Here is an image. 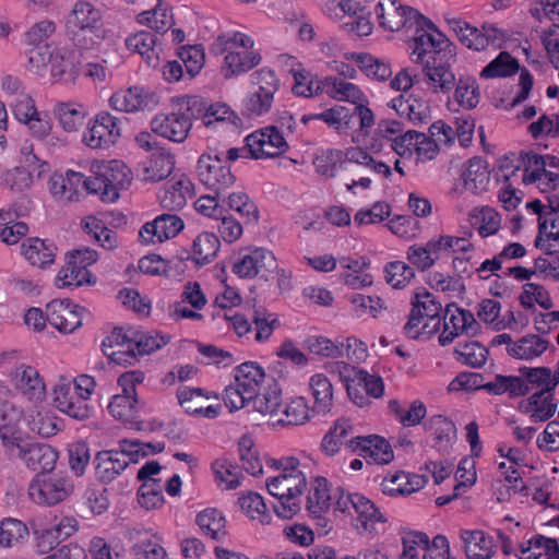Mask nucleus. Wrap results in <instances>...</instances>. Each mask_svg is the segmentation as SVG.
<instances>
[{"label":"nucleus","instance_id":"nucleus-1","mask_svg":"<svg viewBox=\"0 0 559 559\" xmlns=\"http://www.w3.org/2000/svg\"><path fill=\"white\" fill-rule=\"evenodd\" d=\"M413 55L416 56V62L423 64L420 83L423 91H429L432 94H448L455 83L456 78L452 71V63L455 62V55L450 47L445 35L439 29H432L413 37Z\"/></svg>","mask_w":559,"mask_h":559},{"label":"nucleus","instance_id":"nucleus-2","mask_svg":"<svg viewBox=\"0 0 559 559\" xmlns=\"http://www.w3.org/2000/svg\"><path fill=\"white\" fill-rule=\"evenodd\" d=\"M281 471L277 476L266 481V488L277 502L273 504L274 512L282 519H292L301 508L300 496L307 485L305 474L298 468L295 457L274 461Z\"/></svg>","mask_w":559,"mask_h":559},{"label":"nucleus","instance_id":"nucleus-3","mask_svg":"<svg viewBox=\"0 0 559 559\" xmlns=\"http://www.w3.org/2000/svg\"><path fill=\"white\" fill-rule=\"evenodd\" d=\"M174 110L158 114L151 121L154 133L173 142H183L191 128L192 120L204 114L203 98L200 96H179L171 99Z\"/></svg>","mask_w":559,"mask_h":559},{"label":"nucleus","instance_id":"nucleus-4","mask_svg":"<svg viewBox=\"0 0 559 559\" xmlns=\"http://www.w3.org/2000/svg\"><path fill=\"white\" fill-rule=\"evenodd\" d=\"M66 33L81 49L99 45L106 37L100 11L88 1H78L67 16Z\"/></svg>","mask_w":559,"mask_h":559},{"label":"nucleus","instance_id":"nucleus-5","mask_svg":"<svg viewBox=\"0 0 559 559\" xmlns=\"http://www.w3.org/2000/svg\"><path fill=\"white\" fill-rule=\"evenodd\" d=\"M412 310L403 330L411 338H429L440 330L444 309L439 299L425 288L416 289L411 299Z\"/></svg>","mask_w":559,"mask_h":559},{"label":"nucleus","instance_id":"nucleus-6","mask_svg":"<svg viewBox=\"0 0 559 559\" xmlns=\"http://www.w3.org/2000/svg\"><path fill=\"white\" fill-rule=\"evenodd\" d=\"M92 176L87 177L85 190L99 197L103 202L114 203L119 199L120 190L131 183V171L121 160L94 162Z\"/></svg>","mask_w":559,"mask_h":559},{"label":"nucleus","instance_id":"nucleus-7","mask_svg":"<svg viewBox=\"0 0 559 559\" xmlns=\"http://www.w3.org/2000/svg\"><path fill=\"white\" fill-rule=\"evenodd\" d=\"M379 25L390 32L401 28L415 29V36L438 29L436 25L416 9L402 5L396 0H379L374 8Z\"/></svg>","mask_w":559,"mask_h":559},{"label":"nucleus","instance_id":"nucleus-8","mask_svg":"<svg viewBox=\"0 0 559 559\" xmlns=\"http://www.w3.org/2000/svg\"><path fill=\"white\" fill-rule=\"evenodd\" d=\"M252 91L242 102V112L248 118L269 114L273 107L274 96L280 91L281 81L275 71L264 67L250 74Z\"/></svg>","mask_w":559,"mask_h":559},{"label":"nucleus","instance_id":"nucleus-9","mask_svg":"<svg viewBox=\"0 0 559 559\" xmlns=\"http://www.w3.org/2000/svg\"><path fill=\"white\" fill-rule=\"evenodd\" d=\"M449 27L455 33L457 39L467 48L481 51L489 46L495 49L502 47L508 34L492 24H484L481 29L472 26L462 19L447 17Z\"/></svg>","mask_w":559,"mask_h":559},{"label":"nucleus","instance_id":"nucleus-10","mask_svg":"<svg viewBox=\"0 0 559 559\" xmlns=\"http://www.w3.org/2000/svg\"><path fill=\"white\" fill-rule=\"evenodd\" d=\"M277 270L273 252L262 247L241 248L235 257L231 271L241 278L260 276L267 280Z\"/></svg>","mask_w":559,"mask_h":559},{"label":"nucleus","instance_id":"nucleus-11","mask_svg":"<svg viewBox=\"0 0 559 559\" xmlns=\"http://www.w3.org/2000/svg\"><path fill=\"white\" fill-rule=\"evenodd\" d=\"M148 133H142V183H156L170 176L175 157L157 142L148 141Z\"/></svg>","mask_w":559,"mask_h":559},{"label":"nucleus","instance_id":"nucleus-12","mask_svg":"<svg viewBox=\"0 0 559 559\" xmlns=\"http://www.w3.org/2000/svg\"><path fill=\"white\" fill-rule=\"evenodd\" d=\"M140 332L133 328H115L102 343L103 353L116 365L131 366L140 354Z\"/></svg>","mask_w":559,"mask_h":559},{"label":"nucleus","instance_id":"nucleus-13","mask_svg":"<svg viewBox=\"0 0 559 559\" xmlns=\"http://www.w3.org/2000/svg\"><path fill=\"white\" fill-rule=\"evenodd\" d=\"M74 484L72 479L61 473L35 476L29 484V496L38 503L55 506L72 493Z\"/></svg>","mask_w":559,"mask_h":559},{"label":"nucleus","instance_id":"nucleus-14","mask_svg":"<svg viewBox=\"0 0 559 559\" xmlns=\"http://www.w3.org/2000/svg\"><path fill=\"white\" fill-rule=\"evenodd\" d=\"M197 175L202 185L222 195L236 180L230 168L217 155L202 154L197 163Z\"/></svg>","mask_w":559,"mask_h":559},{"label":"nucleus","instance_id":"nucleus-15","mask_svg":"<svg viewBox=\"0 0 559 559\" xmlns=\"http://www.w3.org/2000/svg\"><path fill=\"white\" fill-rule=\"evenodd\" d=\"M92 393L93 386H53L51 404L70 417L84 420L90 417L87 400Z\"/></svg>","mask_w":559,"mask_h":559},{"label":"nucleus","instance_id":"nucleus-16","mask_svg":"<svg viewBox=\"0 0 559 559\" xmlns=\"http://www.w3.org/2000/svg\"><path fill=\"white\" fill-rule=\"evenodd\" d=\"M250 157L254 159L276 157L287 152L288 143L277 126H267L246 138Z\"/></svg>","mask_w":559,"mask_h":559},{"label":"nucleus","instance_id":"nucleus-17","mask_svg":"<svg viewBox=\"0 0 559 559\" xmlns=\"http://www.w3.org/2000/svg\"><path fill=\"white\" fill-rule=\"evenodd\" d=\"M443 331L439 335L442 346L451 344L454 338L463 333L475 335L478 322L469 310L459 308L455 304L445 306L442 313Z\"/></svg>","mask_w":559,"mask_h":559},{"label":"nucleus","instance_id":"nucleus-18","mask_svg":"<svg viewBox=\"0 0 559 559\" xmlns=\"http://www.w3.org/2000/svg\"><path fill=\"white\" fill-rule=\"evenodd\" d=\"M17 457L24 462L27 468L36 472V476H44L52 473L59 453L49 444L26 442L17 444Z\"/></svg>","mask_w":559,"mask_h":559},{"label":"nucleus","instance_id":"nucleus-19","mask_svg":"<svg viewBox=\"0 0 559 559\" xmlns=\"http://www.w3.org/2000/svg\"><path fill=\"white\" fill-rule=\"evenodd\" d=\"M185 228L177 214L164 213L142 225V246L162 243L176 237Z\"/></svg>","mask_w":559,"mask_h":559},{"label":"nucleus","instance_id":"nucleus-20","mask_svg":"<svg viewBox=\"0 0 559 559\" xmlns=\"http://www.w3.org/2000/svg\"><path fill=\"white\" fill-rule=\"evenodd\" d=\"M119 136L118 119L102 111L96 116L94 124L84 132L83 141L91 148H105L115 144Z\"/></svg>","mask_w":559,"mask_h":559},{"label":"nucleus","instance_id":"nucleus-21","mask_svg":"<svg viewBox=\"0 0 559 559\" xmlns=\"http://www.w3.org/2000/svg\"><path fill=\"white\" fill-rule=\"evenodd\" d=\"M84 310L69 300H52L46 306L47 322L61 333H72L82 325Z\"/></svg>","mask_w":559,"mask_h":559},{"label":"nucleus","instance_id":"nucleus-22","mask_svg":"<svg viewBox=\"0 0 559 559\" xmlns=\"http://www.w3.org/2000/svg\"><path fill=\"white\" fill-rule=\"evenodd\" d=\"M194 183L187 175H181L168 181L158 192L160 206L168 211H180L189 199L194 198Z\"/></svg>","mask_w":559,"mask_h":559},{"label":"nucleus","instance_id":"nucleus-23","mask_svg":"<svg viewBox=\"0 0 559 559\" xmlns=\"http://www.w3.org/2000/svg\"><path fill=\"white\" fill-rule=\"evenodd\" d=\"M177 397L181 407L188 414L203 415L207 418H214L218 412L211 401L216 402L218 396L209 390L197 386L180 389L177 392Z\"/></svg>","mask_w":559,"mask_h":559},{"label":"nucleus","instance_id":"nucleus-24","mask_svg":"<svg viewBox=\"0 0 559 559\" xmlns=\"http://www.w3.org/2000/svg\"><path fill=\"white\" fill-rule=\"evenodd\" d=\"M556 386H542L538 392L519 403L522 413L530 414L533 421H546L554 416L558 407L555 399Z\"/></svg>","mask_w":559,"mask_h":559},{"label":"nucleus","instance_id":"nucleus-25","mask_svg":"<svg viewBox=\"0 0 559 559\" xmlns=\"http://www.w3.org/2000/svg\"><path fill=\"white\" fill-rule=\"evenodd\" d=\"M459 538L466 559H491L496 554L493 537L483 530L462 528Z\"/></svg>","mask_w":559,"mask_h":559},{"label":"nucleus","instance_id":"nucleus-26","mask_svg":"<svg viewBox=\"0 0 559 559\" xmlns=\"http://www.w3.org/2000/svg\"><path fill=\"white\" fill-rule=\"evenodd\" d=\"M485 384H559V361L555 370L549 367H522L516 376L497 374L495 382L487 381Z\"/></svg>","mask_w":559,"mask_h":559},{"label":"nucleus","instance_id":"nucleus-27","mask_svg":"<svg viewBox=\"0 0 559 559\" xmlns=\"http://www.w3.org/2000/svg\"><path fill=\"white\" fill-rule=\"evenodd\" d=\"M76 521L72 518L62 519L57 525L34 530L35 547L38 554L46 555L76 531Z\"/></svg>","mask_w":559,"mask_h":559},{"label":"nucleus","instance_id":"nucleus-28","mask_svg":"<svg viewBox=\"0 0 559 559\" xmlns=\"http://www.w3.org/2000/svg\"><path fill=\"white\" fill-rule=\"evenodd\" d=\"M348 448L353 451H360L361 456L369 457L377 464H388L394 459L389 441L377 435L352 438Z\"/></svg>","mask_w":559,"mask_h":559},{"label":"nucleus","instance_id":"nucleus-29","mask_svg":"<svg viewBox=\"0 0 559 559\" xmlns=\"http://www.w3.org/2000/svg\"><path fill=\"white\" fill-rule=\"evenodd\" d=\"M425 431L432 437V447L441 453H448L456 439V426L443 415H432L423 423Z\"/></svg>","mask_w":559,"mask_h":559},{"label":"nucleus","instance_id":"nucleus-30","mask_svg":"<svg viewBox=\"0 0 559 559\" xmlns=\"http://www.w3.org/2000/svg\"><path fill=\"white\" fill-rule=\"evenodd\" d=\"M87 177L83 174L68 170L66 175H53L49 180L51 194L60 200L74 202L79 201L81 189L85 190Z\"/></svg>","mask_w":559,"mask_h":559},{"label":"nucleus","instance_id":"nucleus-31","mask_svg":"<svg viewBox=\"0 0 559 559\" xmlns=\"http://www.w3.org/2000/svg\"><path fill=\"white\" fill-rule=\"evenodd\" d=\"M122 394H116L112 396L108 405V409L115 418L130 425L135 430H140V421L136 420V386H122Z\"/></svg>","mask_w":559,"mask_h":559},{"label":"nucleus","instance_id":"nucleus-32","mask_svg":"<svg viewBox=\"0 0 559 559\" xmlns=\"http://www.w3.org/2000/svg\"><path fill=\"white\" fill-rule=\"evenodd\" d=\"M333 490L326 478L314 477L306 497V510L313 518L321 519L333 504Z\"/></svg>","mask_w":559,"mask_h":559},{"label":"nucleus","instance_id":"nucleus-33","mask_svg":"<svg viewBox=\"0 0 559 559\" xmlns=\"http://www.w3.org/2000/svg\"><path fill=\"white\" fill-rule=\"evenodd\" d=\"M354 511L357 514V520L359 521L364 533L373 537L384 530L386 518L381 513L376 504L365 496L360 495L359 497H356Z\"/></svg>","mask_w":559,"mask_h":559},{"label":"nucleus","instance_id":"nucleus-34","mask_svg":"<svg viewBox=\"0 0 559 559\" xmlns=\"http://www.w3.org/2000/svg\"><path fill=\"white\" fill-rule=\"evenodd\" d=\"M262 57L258 50H229L224 58V76L230 79L247 73L260 64Z\"/></svg>","mask_w":559,"mask_h":559},{"label":"nucleus","instance_id":"nucleus-35","mask_svg":"<svg viewBox=\"0 0 559 559\" xmlns=\"http://www.w3.org/2000/svg\"><path fill=\"white\" fill-rule=\"evenodd\" d=\"M321 92H324L334 99L349 102L355 106L367 102L365 94L357 85L336 76L324 78Z\"/></svg>","mask_w":559,"mask_h":559},{"label":"nucleus","instance_id":"nucleus-36","mask_svg":"<svg viewBox=\"0 0 559 559\" xmlns=\"http://www.w3.org/2000/svg\"><path fill=\"white\" fill-rule=\"evenodd\" d=\"M391 107L401 116L406 117L415 124L427 123L430 118V109L426 102L403 95L391 100Z\"/></svg>","mask_w":559,"mask_h":559},{"label":"nucleus","instance_id":"nucleus-37","mask_svg":"<svg viewBox=\"0 0 559 559\" xmlns=\"http://www.w3.org/2000/svg\"><path fill=\"white\" fill-rule=\"evenodd\" d=\"M94 465L96 476L103 483L112 481L128 467L124 457L120 459L114 450L99 451L94 459Z\"/></svg>","mask_w":559,"mask_h":559},{"label":"nucleus","instance_id":"nucleus-38","mask_svg":"<svg viewBox=\"0 0 559 559\" xmlns=\"http://www.w3.org/2000/svg\"><path fill=\"white\" fill-rule=\"evenodd\" d=\"M56 246L51 241L39 238H29L27 243H22L21 252L32 265L46 267L51 264L56 255Z\"/></svg>","mask_w":559,"mask_h":559},{"label":"nucleus","instance_id":"nucleus-39","mask_svg":"<svg viewBox=\"0 0 559 559\" xmlns=\"http://www.w3.org/2000/svg\"><path fill=\"white\" fill-rule=\"evenodd\" d=\"M332 374H337L344 384H383L380 376L371 374L367 370L352 366L344 361H335L329 367Z\"/></svg>","mask_w":559,"mask_h":559},{"label":"nucleus","instance_id":"nucleus-40","mask_svg":"<svg viewBox=\"0 0 559 559\" xmlns=\"http://www.w3.org/2000/svg\"><path fill=\"white\" fill-rule=\"evenodd\" d=\"M463 180L465 189L474 193L486 191L490 181L487 162L481 157L471 158L463 174Z\"/></svg>","mask_w":559,"mask_h":559},{"label":"nucleus","instance_id":"nucleus-41","mask_svg":"<svg viewBox=\"0 0 559 559\" xmlns=\"http://www.w3.org/2000/svg\"><path fill=\"white\" fill-rule=\"evenodd\" d=\"M311 119L325 122L338 133H347L353 128V114L350 112V109L341 105H335L320 114L302 117L304 122Z\"/></svg>","mask_w":559,"mask_h":559},{"label":"nucleus","instance_id":"nucleus-42","mask_svg":"<svg viewBox=\"0 0 559 559\" xmlns=\"http://www.w3.org/2000/svg\"><path fill=\"white\" fill-rule=\"evenodd\" d=\"M0 415L2 424H0V438L2 443L8 449H16L17 444H25L20 437H17L19 429L16 424L13 423V417L19 418V413L13 406L5 402H0Z\"/></svg>","mask_w":559,"mask_h":559},{"label":"nucleus","instance_id":"nucleus-43","mask_svg":"<svg viewBox=\"0 0 559 559\" xmlns=\"http://www.w3.org/2000/svg\"><path fill=\"white\" fill-rule=\"evenodd\" d=\"M353 425L347 418L337 419L321 442V449L328 455H334L343 443L348 445L347 438L353 435Z\"/></svg>","mask_w":559,"mask_h":559},{"label":"nucleus","instance_id":"nucleus-44","mask_svg":"<svg viewBox=\"0 0 559 559\" xmlns=\"http://www.w3.org/2000/svg\"><path fill=\"white\" fill-rule=\"evenodd\" d=\"M548 341L536 334H528L508 347V354L518 359H533L540 356L548 347Z\"/></svg>","mask_w":559,"mask_h":559},{"label":"nucleus","instance_id":"nucleus-45","mask_svg":"<svg viewBox=\"0 0 559 559\" xmlns=\"http://www.w3.org/2000/svg\"><path fill=\"white\" fill-rule=\"evenodd\" d=\"M350 59L356 62L360 71L368 78L385 81L392 75L390 64L370 53L353 52Z\"/></svg>","mask_w":559,"mask_h":559},{"label":"nucleus","instance_id":"nucleus-46","mask_svg":"<svg viewBox=\"0 0 559 559\" xmlns=\"http://www.w3.org/2000/svg\"><path fill=\"white\" fill-rule=\"evenodd\" d=\"M219 247L221 241L214 233L203 231L193 240V260L199 265H205L216 257Z\"/></svg>","mask_w":559,"mask_h":559},{"label":"nucleus","instance_id":"nucleus-47","mask_svg":"<svg viewBox=\"0 0 559 559\" xmlns=\"http://www.w3.org/2000/svg\"><path fill=\"white\" fill-rule=\"evenodd\" d=\"M388 407L390 413L404 427H414L419 425L427 414V408L420 400L413 401L407 411L403 408L397 400L389 401Z\"/></svg>","mask_w":559,"mask_h":559},{"label":"nucleus","instance_id":"nucleus-48","mask_svg":"<svg viewBox=\"0 0 559 559\" xmlns=\"http://www.w3.org/2000/svg\"><path fill=\"white\" fill-rule=\"evenodd\" d=\"M55 112L67 132L78 131L87 116L86 108L78 103H60L56 106Z\"/></svg>","mask_w":559,"mask_h":559},{"label":"nucleus","instance_id":"nucleus-49","mask_svg":"<svg viewBox=\"0 0 559 559\" xmlns=\"http://www.w3.org/2000/svg\"><path fill=\"white\" fill-rule=\"evenodd\" d=\"M197 523L201 531L214 540L223 539L226 534V520L216 509H206L197 516Z\"/></svg>","mask_w":559,"mask_h":559},{"label":"nucleus","instance_id":"nucleus-50","mask_svg":"<svg viewBox=\"0 0 559 559\" xmlns=\"http://www.w3.org/2000/svg\"><path fill=\"white\" fill-rule=\"evenodd\" d=\"M519 301L524 309H535V302L545 310H549L554 307L550 294L543 285L528 282L523 285Z\"/></svg>","mask_w":559,"mask_h":559},{"label":"nucleus","instance_id":"nucleus-51","mask_svg":"<svg viewBox=\"0 0 559 559\" xmlns=\"http://www.w3.org/2000/svg\"><path fill=\"white\" fill-rule=\"evenodd\" d=\"M262 391L253 389L251 407L262 414H276L282 401L280 386H262Z\"/></svg>","mask_w":559,"mask_h":559},{"label":"nucleus","instance_id":"nucleus-52","mask_svg":"<svg viewBox=\"0 0 559 559\" xmlns=\"http://www.w3.org/2000/svg\"><path fill=\"white\" fill-rule=\"evenodd\" d=\"M520 70L519 61L509 52L501 51L497 58L489 62L480 72L484 79L507 78Z\"/></svg>","mask_w":559,"mask_h":559},{"label":"nucleus","instance_id":"nucleus-53","mask_svg":"<svg viewBox=\"0 0 559 559\" xmlns=\"http://www.w3.org/2000/svg\"><path fill=\"white\" fill-rule=\"evenodd\" d=\"M58 281L61 282L62 287H79L83 284L95 283V278L92 281V274L88 269L76 264V261L71 257L68 258L66 265L59 272Z\"/></svg>","mask_w":559,"mask_h":559},{"label":"nucleus","instance_id":"nucleus-54","mask_svg":"<svg viewBox=\"0 0 559 559\" xmlns=\"http://www.w3.org/2000/svg\"><path fill=\"white\" fill-rule=\"evenodd\" d=\"M454 354L459 361L475 368L485 364L488 349L476 341H466L456 344Z\"/></svg>","mask_w":559,"mask_h":559},{"label":"nucleus","instance_id":"nucleus-55","mask_svg":"<svg viewBox=\"0 0 559 559\" xmlns=\"http://www.w3.org/2000/svg\"><path fill=\"white\" fill-rule=\"evenodd\" d=\"M142 25L154 31L153 34H163L173 25V15L163 4L154 3L150 9L142 10Z\"/></svg>","mask_w":559,"mask_h":559},{"label":"nucleus","instance_id":"nucleus-56","mask_svg":"<svg viewBox=\"0 0 559 559\" xmlns=\"http://www.w3.org/2000/svg\"><path fill=\"white\" fill-rule=\"evenodd\" d=\"M454 97L460 106L466 109L475 108L480 99L477 81L472 76L460 78L455 83Z\"/></svg>","mask_w":559,"mask_h":559},{"label":"nucleus","instance_id":"nucleus-57","mask_svg":"<svg viewBox=\"0 0 559 559\" xmlns=\"http://www.w3.org/2000/svg\"><path fill=\"white\" fill-rule=\"evenodd\" d=\"M238 449L242 468L252 476L262 474V463L258 450L254 448L252 438L242 436L239 439Z\"/></svg>","mask_w":559,"mask_h":559},{"label":"nucleus","instance_id":"nucleus-58","mask_svg":"<svg viewBox=\"0 0 559 559\" xmlns=\"http://www.w3.org/2000/svg\"><path fill=\"white\" fill-rule=\"evenodd\" d=\"M228 207L243 219V224H255L259 221V211L253 201L245 192H233L227 198Z\"/></svg>","mask_w":559,"mask_h":559},{"label":"nucleus","instance_id":"nucleus-59","mask_svg":"<svg viewBox=\"0 0 559 559\" xmlns=\"http://www.w3.org/2000/svg\"><path fill=\"white\" fill-rule=\"evenodd\" d=\"M112 109L127 114L140 110V87L130 86L115 92L109 98Z\"/></svg>","mask_w":559,"mask_h":559},{"label":"nucleus","instance_id":"nucleus-60","mask_svg":"<svg viewBox=\"0 0 559 559\" xmlns=\"http://www.w3.org/2000/svg\"><path fill=\"white\" fill-rule=\"evenodd\" d=\"M50 71L53 78L63 82H73L78 75V71L71 60L69 53L64 49L53 50L50 61Z\"/></svg>","mask_w":559,"mask_h":559},{"label":"nucleus","instance_id":"nucleus-61","mask_svg":"<svg viewBox=\"0 0 559 559\" xmlns=\"http://www.w3.org/2000/svg\"><path fill=\"white\" fill-rule=\"evenodd\" d=\"M310 411L305 396L293 397L283 411L284 417L278 421L284 425H304L310 419Z\"/></svg>","mask_w":559,"mask_h":559},{"label":"nucleus","instance_id":"nucleus-62","mask_svg":"<svg viewBox=\"0 0 559 559\" xmlns=\"http://www.w3.org/2000/svg\"><path fill=\"white\" fill-rule=\"evenodd\" d=\"M62 421L50 413L37 411L35 415H31L28 427L43 438L55 436L61 429Z\"/></svg>","mask_w":559,"mask_h":559},{"label":"nucleus","instance_id":"nucleus-63","mask_svg":"<svg viewBox=\"0 0 559 559\" xmlns=\"http://www.w3.org/2000/svg\"><path fill=\"white\" fill-rule=\"evenodd\" d=\"M343 160V151L329 148L318 154L313 160L316 171L326 178L335 177Z\"/></svg>","mask_w":559,"mask_h":559},{"label":"nucleus","instance_id":"nucleus-64","mask_svg":"<svg viewBox=\"0 0 559 559\" xmlns=\"http://www.w3.org/2000/svg\"><path fill=\"white\" fill-rule=\"evenodd\" d=\"M385 281L393 288H404L414 277L415 271L403 261H392L384 266Z\"/></svg>","mask_w":559,"mask_h":559}]
</instances>
